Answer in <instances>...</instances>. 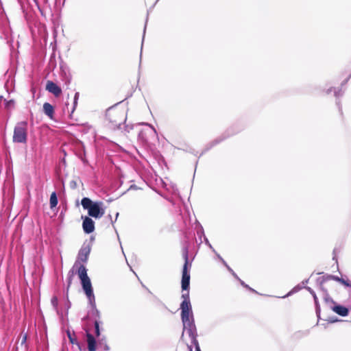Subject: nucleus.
<instances>
[{
    "label": "nucleus",
    "mask_w": 351,
    "mask_h": 351,
    "mask_svg": "<svg viewBox=\"0 0 351 351\" xmlns=\"http://www.w3.org/2000/svg\"><path fill=\"white\" fill-rule=\"evenodd\" d=\"M51 304L52 305L56 308L58 306V298L56 297H53L51 298Z\"/></svg>",
    "instance_id": "nucleus-14"
},
{
    "label": "nucleus",
    "mask_w": 351,
    "mask_h": 351,
    "mask_svg": "<svg viewBox=\"0 0 351 351\" xmlns=\"http://www.w3.org/2000/svg\"><path fill=\"white\" fill-rule=\"evenodd\" d=\"M46 89L53 93L55 96H59L61 93V88L58 86L55 83L51 81H48L46 85Z\"/></svg>",
    "instance_id": "nucleus-6"
},
{
    "label": "nucleus",
    "mask_w": 351,
    "mask_h": 351,
    "mask_svg": "<svg viewBox=\"0 0 351 351\" xmlns=\"http://www.w3.org/2000/svg\"><path fill=\"white\" fill-rule=\"evenodd\" d=\"M86 337L88 351H96V341L95 338L89 333L87 334Z\"/></svg>",
    "instance_id": "nucleus-9"
},
{
    "label": "nucleus",
    "mask_w": 351,
    "mask_h": 351,
    "mask_svg": "<svg viewBox=\"0 0 351 351\" xmlns=\"http://www.w3.org/2000/svg\"><path fill=\"white\" fill-rule=\"evenodd\" d=\"M223 263L227 266V267H228V270H229L230 271H231V272L232 273V274H233L235 277H237V276H236V274L234 273V271L231 269V268H230V267H229L226 264V263H225L224 261H223Z\"/></svg>",
    "instance_id": "nucleus-19"
},
{
    "label": "nucleus",
    "mask_w": 351,
    "mask_h": 351,
    "mask_svg": "<svg viewBox=\"0 0 351 351\" xmlns=\"http://www.w3.org/2000/svg\"><path fill=\"white\" fill-rule=\"evenodd\" d=\"M81 282L86 296L89 299L90 302L93 304L95 302V296L90 278L81 280Z\"/></svg>",
    "instance_id": "nucleus-4"
},
{
    "label": "nucleus",
    "mask_w": 351,
    "mask_h": 351,
    "mask_svg": "<svg viewBox=\"0 0 351 351\" xmlns=\"http://www.w3.org/2000/svg\"><path fill=\"white\" fill-rule=\"evenodd\" d=\"M68 336H69V339H70V341H71L72 343H77V342H76L75 339H73V338L71 337V334H70V332H68Z\"/></svg>",
    "instance_id": "nucleus-17"
},
{
    "label": "nucleus",
    "mask_w": 351,
    "mask_h": 351,
    "mask_svg": "<svg viewBox=\"0 0 351 351\" xmlns=\"http://www.w3.org/2000/svg\"><path fill=\"white\" fill-rule=\"evenodd\" d=\"M26 339V336L24 337L23 341H25Z\"/></svg>",
    "instance_id": "nucleus-25"
},
{
    "label": "nucleus",
    "mask_w": 351,
    "mask_h": 351,
    "mask_svg": "<svg viewBox=\"0 0 351 351\" xmlns=\"http://www.w3.org/2000/svg\"><path fill=\"white\" fill-rule=\"evenodd\" d=\"M78 98H79V93H76L74 96L73 108L72 110V112L75 110V106L77 104Z\"/></svg>",
    "instance_id": "nucleus-13"
},
{
    "label": "nucleus",
    "mask_w": 351,
    "mask_h": 351,
    "mask_svg": "<svg viewBox=\"0 0 351 351\" xmlns=\"http://www.w3.org/2000/svg\"><path fill=\"white\" fill-rule=\"evenodd\" d=\"M27 123L22 121L15 126L13 141L16 143H25L27 141Z\"/></svg>",
    "instance_id": "nucleus-3"
},
{
    "label": "nucleus",
    "mask_w": 351,
    "mask_h": 351,
    "mask_svg": "<svg viewBox=\"0 0 351 351\" xmlns=\"http://www.w3.org/2000/svg\"><path fill=\"white\" fill-rule=\"evenodd\" d=\"M49 204L51 208L56 207L58 204V198L55 192L52 193L51 195Z\"/></svg>",
    "instance_id": "nucleus-12"
},
{
    "label": "nucleus",
    "mask_w": 351,
    "mask_h": 351,
    "mask_svg": "<svg viewBox=\"0 0 351 351\" xmlns=\"http://www.w3.org/2000/svg\"><path fill=\"white\" fill-rule=\"evenodd\" d=\"M197 351H200L199 348H197Z\"/></svg>",
    "instance_id": "nucleus-26"
},
{
    "label": "nucleus",
    "mask_w": 351,
    "mask_h": 351,
    "mask_svg": "<svg viewBox=\"0 0 351 351\" xmlns=\"http://www.w3.org/2000/svg\"><path fill=\"white\" fill-rule=\"evenodd\" d=\"M335 279L338 281V279H340V278L338 277H335Z\"/></svg>",
    "instance_id": "nucleus-23"
},
{
    "label": "nucleus",
    "mask_w": 351,
    "mask_h": 351,
    "mask_svg": "<svg viewBox=\"0 0 351 351\" xmlns=\"http://www.w3.org/2000/svg\"><path fill=\"white\" fill-rule=\"evenodd\" d=\"M89 253L90 249L88 247H82L78 254V259L82 262L86 261Z\"/></svg>",
    "instance_id": "nucleus-8"
},
{
    "label": "nucleus",
    "mask_w": 351,
    "mask_h": 351,
    "mask_svg": "<svg viewBox=\"0 0 351 351\" xmlns=\"http://www.w3.org/2000/svg\"><path fill=\"white\" fill-rule=\"evenodd\" d=\"M43 111L51 119H53L54 108L50 104L45 103L43 104Z\"/></svg>",
    "instance_id": "nucleus-10"
},
{
    "label": "nucleus",
    "mask_w": 351,
    "mask_h": 351,
    "mask_svg": "<svg viewBox=\"0 0 351 351\" xmlns=\"http://www.w3.org/2000/svg\"><path fill=\"white\" fill-rule=\"evenodd\" d=\"M104 348L106 350H109L108 346L107 344H106V343L104 345Z\"/></svg>",
    "instance_id": "nucleus-21"
},
{
    "label": "nucleus",
    "mask_w": 351,
    "mask_h": 351,
    "mask_svg": "<svg viewBox=\"0 0 351 351\" xmlns=\"http://www.w3.org/2000/svg\"><path fill=\"white\" fill-rule=\"evenodd\" d=\"M311 293H312V294H313V298H314V300H315V302H317V296H316V295H315V293H314V292H313V291H311Z\"/></svg>",
    "instance_id": "nucleus-20"
},
{
    "label": "nucleus",
    "mask_w": 351,
    "mask_h": 351,
    "mask_svg": "<svg viewBox=\"0 0 351 351\" xmlns=\"http://www.w3.org/2000/svg\"><path fill=\"white\" fill-rule=\"evenodd\" d=\"M185 263L183 267L182 288L183 291H186L182 293L183 301L181 303L180 308L182 310V320L183 323V333L186 332L192 338L195 336V326L194 324L193 312L189 300V293L188 291L190 284L189 269L191 264L189 263L187 252L184 255Z\"/></svg>",
    "instance_id": "nucleus-1"
},
{
    "label": "nucleus",
    "mask_w": 351,
    "mask_h": 351,
    "mask_svg": "<svg viewBox=\"0 0 351 351\" xmlns=\"http://www.w3.org/2000/svg\"><path fill=\"white\" fill-rule=\"evenodd\" d=\"M332 309L335 313L343 317L347 316L349 313V311L346 307L341 305H335Z\"/></svg>",
    "instance_id": "nucleus-7"
},
{
    "label": "nucleus",
    "mask_w": 351,
    "mask_h": 351,
    "mask_svg": "<svg viewBox=\"0 0 351 351\" xmlns=\"http://www.w3.org/2000/svg\"><path fill=\"white\" fill-rule=\"evenodd\" d=\"M82 219H83L82 228H83L84 231L87 234L92 233L95 230L94 221L91 218H90L87 216L82 217Z\"/></svg>",
    "instance_id": "nucleus-5"
},
{
    "label": "nucleus",
    "mask_w": 351,
    "mask_h": 351,
    "mask_svg": "<svg viewBox=\"0 0 351 351\" xmlns=\"http://www.w3.org/2000/svg\"><path fill=\"white\" fill-rule=\"evenodd\" d=\"M139 135L141 137L143 138V132L142 131Z\"/></svg>",
    "instance_id": "nucleus-22"
},
{
    "label": "nucleus",
    "mask_w": 351,
    "mask_h": 351,
    "mask_svg": "<svg viewBox=\"0 0 351 351\" xmlns=\"http://www.w3.org/2000/svg\"><path fill=\"white\" fill-rule=\"evenodd\" d=\"M338 281L346 286H350V285L346 281H345L343 279H338Z\"/></svg>",
    "instance_id": "nucleus-18"
},
{
    "label": "nucleus",
    "mask_w": 351,
    "mask_h": 351,
    "mask_svg": "<svg viewBox=\"0 0 351 351\" xmlns=\"http://www.w3.org/2000/svg\"><path fill=\"white\" fill-rule=\"evenodd\" d=\"M78 276L81 280L88 279V276L86 273V269L84 265H81L78 269Z\"/></svg>",
    "instance_id": "nucleus-11"
},
{
    "label": "nucleus",
    "mask_w": 351,
    "mask_h": 351,
    "mask_svg": "<svg viewBox=\"0 0 351 351\" xmlns=\"http://www.w3.org/2000/svg\"><path fill=\"white\" fill-rule=\"evenodd\" d=\"M95 333L96 335L98 337L100 335L99 329V324L97 322H95Z\"/></svg>",
    "instance_id": "nucleus-16"
},
{
    "label": "nucleus",
    "mask_w": 351,
    "mask_h": 351,
    "mask_svg": "<svg viewBox=\"0 0 351 351\" xmlns=\"http://www.w3.org/2000/svg\"><path fill=\"white\" fill-rule=\"evenodd\" d=\"M146 126L148 128L147 130H149V132L156 134V130L152 126H151L150 125H148V124H147Z\"/></svg>",
    "instance_id": "nucleus-15"
},
{
    "label": "nucleus",
    "mask_w": 351,
    "mask_h": 351,
    "mask_svg": "<svg viewBox=\"0 0 351 351\" xmlns=\"http://www.w3.org/2000/svg\"><path fill=\"white\" fill-rule=\"evenodd\" d=\"M84 209L88 211L89 216L99 219L105 214V207L102 202H93L88 197H84L81 201Z\"/></svg>",
    "instance_id": "nucleus-2"
},
{
    "label": "nucleus",
    "mask_w": 351,
    "mask_h": 351,
    "mask_svg": "<svg viewBox=\"0 0 351 351\" xmlns=\"http://www.w3.org/2000/svg\"><path fill=\"white\" fill-rule=\"evenodd\" d=\"M241 285H244L245 287H247V285H244V283L242 282Z\"/></svg>",
    "instance_id": "nucleus-24"
}]
</instances>
